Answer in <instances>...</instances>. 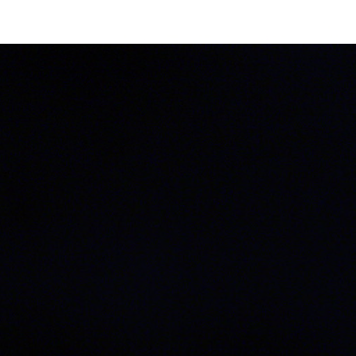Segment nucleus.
Here are the masks:
<instances>
[{
    "mask_svg": "<svg viewBox=\"0 0 356 356\" xmlns=\"http://www.w3.org/2000/svg\"><path fill=\"white\" fill-rule=\"evenodd\" d=\"M5 135L8 138H13V137L12 133L10 131H8L5 132Z\"/></svg>",
    "mask_w": 356,
    "mask_h": 356,
    "instance_id": "1",
    "label": "nucleus"
},
{
    "mask_svg": "<svg viewBox=\"0 0 356 356\" xmlns=\"http://www.w3.org/2000/svg\"><path fill=\"white\" fill-rule=\"evenodd\" d=\"M193 126L194 127H195V129H196L197 131H203L202 129H200V127H198V126H197V125H193Z\"/></svg>",
    "mask_w": 356,
    "mask_h": 356,
    "instance_id": "2",
    "label": "nucleus"
},
{
    "mask_svg": "<svg viewBox=\"0 0 356 356\" xmlns=\"http://www.w3.org/2000/svg\"><path fill=\"white\" fill-rule=\"evenodd\" d=\"M290 129H291V131L292 134H295V132H294L293 129V127H290Z\"/></svg>",
    "mask_w": 356,
    "mask_h": 356,
    "instance_id": "4",
    "label": "nucleus"
},
{
    "mask_svg": "<svg viewBox=\"0 0 356 356\" xmlns=\"http://www.w3.org/2000/svg\"><path fill=\"white\" fill-rule=\"evenodd\" d=\"M156 137L157 139L160 140L161 138V135L160 134H156Z\"/></svg>",
    "mask_w": 356,
    "mask_h": 356,
    "instance_id": "3",
    "label": "nucleus"
},
{
    "mask_svg": "<svg viewBox=\"0 0 356 356\" xmlns=\"http://www.w3.org/2000/svg\"><path fill=\"white\" fill-rule=\"evenodd\" d=\"M44 127L45 129H48L49 128V126L47 123L44 124Z\"/></svg>",
    "mask_w": 356,
    "mask_h": 356,
    "instance_id": "5",
    "label": "nucleus"
}]
</instances>
